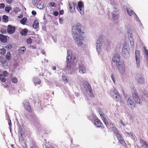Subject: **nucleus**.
I'll list each match as a JSON object with an SVG mask.
<instances>
[{
    "label": "nucleus",
    "mask_w": 148,
    "mask_h": 148,
    "mask_svg": "<svg viewBox=\"0 0 148 148\" xmlns=\"http://www.w3.org/2000/svg\"><path fill=\"white\" fill-rule=\"evenodd\" d=\"M85 29L84 27L81 23H77L72 27V32L73 36L84 35Z\"/></svg>",
    "instance_id": "obj_1"
},
{
    "label": "nucleus",
    "mask_w": 148,
    "mask_h": 148,
    "mask_svg": "<svg viewBox=\"0 0 148 148\" xmlns=\"http://www.w3.org/2000/svg\"><path fill=\"white\" fill-rule=\"evenodd\" d=\"M71 52L68 51L66 57L67 64L64 68V70L66 71H68L69 72H70V73H71V70L72 68L71 66L72 57L71 56Z\"/></svg>",
    "instance_id": "obj_2"
},
{
    "label": "nucleus",
    "mask_w": 148,
    "mask_h": 148,
    "mask_svg": "<svg viewBox=\"0 0 148 148\" xmlns=\"http://www.w3.org/2000/svg\"><path fill=\"white\" fill-rule=\"evenodd\" d=\"M83 83L84 88L88 95L89 97H92L93 95V92L88 82L84 80L83 81Z\"/></svg>",
    "instance_id": "obj_3"
},
{
    "label": "nucleus",
    "mask_w": 148,
    "mask_h": 148,
    "mask_svg": "<svg viewBox=\"0 0 148 148\" xmlns=\"http://www.w3.org/2000/svg\"><path fill=\"white\" fill-rule=\"evenodd\" d=\"M109 92L110 95L111 97L116 100L119 101L120 99V96L115 88L113 87Z\"/></svg>",
    "instance_id": "obj_4"
},
{
    "label": "nucleus",
    "mask_w": 148,
    "mask_h": 148,
    "mask_svg": "<svg viewBox=\"0 0 148 148\" xmlns=\"http://www.w3.org/2000/svg\"><path fill=\"white\" fill-rule=\"evenodd\" d=\"M83 35H78L77 36H73L74 40L76 44L78 46H81L84 41Z\"/></svg>",
    "instance_id": "obj_5"
},
{
    "label": "nucleus",
    "mask_w": 148,
    "mask_h": 148,
    "mask_svg": "<svg viewBox=\"0 0 148 148\" xmlns=\"http://www.w3.org/2000/svg\"><path fill=\"white\" fill-rule=\"evenodd\" d=\"M103 39L101 37H99L97 38L96 43V50L99 54L101 51V46Z\"/></svg>",
    "instance_id": "obj_6"
},
{
    "label": "nucleus",
    "mask_w": 148,
    "mask_h": 148,
    "mask_svg": "<svg viewBox=\"0 0 148 148\" xmlns=\"http://www.w3.org/2000/svg\"><path fill=\"white\" fill-rule=\"evenodd\" d=\"M117 66L119 73L122 75H123L125 71V67L124 63L123 62H121L118 64Z\"/></svg>",
    "instance_id": "obj_7"
},
{
    "label": "nucleus",
    "mask_w": 148,
    "mask_h": 148,
    "mask_svg": "<svg viewBox=\"0 0 148 148\" xmlns=\"http://www.w3.org/2000/svg\"><path fill=\"white\" fill-rule=\"evenodd\" d=\"M77 8L82 15H83L84 14V8L83 4L82 1H80L78 2Z\"/></svg>",
    "instance_id": "obj_8"
},
{
    "label": "nucleus",
    "mask_w": 148,
    "mask_h": 148,
    "mask_svg": "<svg viewBox=\"0 0 148 148\" xmlns=\"http://www.w3.org/2000/svg\"><path fill=\"white\" fill-rule=\"evenodd\" d=\"M135 59L137 67L139 68L140 66V57L139 51L137 50H135Z\"/></svg>",
    "instance_id": "obj_9"
},
{
    "label": "nucleus",
    "mask_w": 148,
    "mask_h": 148,
    "mask_svg": "<svg viewBox=\"0 0 148 148\" xmlns=\"http://www.w3.org/2000/svg\"><path fill=\"white\" fill-rule=\"evenodd\" d=\"M127 11L128 15L130 16L133 15L134 18V20L135 21H139V18L136 14L130 8H128L127 7Z\"/></svg>",
    "instance_id": "obj_10"
},
{
    "label": "nucleus",
    "mask_w": 148,
    "mask_h": 148,
    "mask_svg": "<svg viewBox=\"0 0 148 148\" xmlns=\"http://www.w3.org/2000/svg\"><path fill=\"white\" fill-rule=\"evenodd\" d=\"M127 103L128 107L132 110L135 107V103L132 99L131 97L128 98Z\"/></svg>",
    "instance_id": "obj_11"
},
{
    "label": "nucleus",
    "mask_w": 148,
    "mask_h": 148,
    "mask_svg": "<svg viewBox=\"0 0 148 148\" xmlns=\"http://www.w3.org/2000/svg\"><path fill=\"white\" fill-rule=\"evenodd\" d=\"M115 135L119 143L124 147H126V144L123 140V138L121 136L120 134L119 133H117V134Z\"/></svg>",
    "instance_id": "obj_12"
},
{
    "label": "nucleus",
    "mask_w": 148,
    "mask_h": 148,
    "mask_svg": "<svg viewBox=\"0 0 148 148\" xmlns=\"http://www.w3.org/2000/svg\"><path fill=\"white\" fill-rule=\"evenodd\" d=\"M120 57L119 54H116L113 56L112 58V61L114 63H115L117 65L118 64L121 62H120Z\"/></svg>",
    "instance_id": "obj_13"
},
{
    "label": "nucleus",
    "mask_w": 148,
    "mask_h": 148,
    "mask_svg": "<svg viewBox=\"0 0 148 148\" xmlns=\"http://www.w3.org/2000/svg\"><path fill=\"white\" fill-rule=\"evenodd\" d=\"M79 71L81 73L84 74L86 73V69L84 64L82 63L79 64Z\"/></svg>",
    "instance_id": "obj_14"
},
{
    "label": "nucleus",
    "mask_w": 148,
    "mask_h": 148,
    "mask_svg": "<svg viewBox=\"0 0 148 148\" xmlns=\"http://www.w3.org/2000/svg\"><path fill=\"white\" fill-rule=\"evenodd\" d=\"M15 27L10 25H9L8 26L7 31L10 34H12L14 33L15 30Z\"/></svg>",
    "instance_id": "obj_15"
},
{
    "label": "nucleus",
    "mask_w": 148,
    "mask_h": 148,
    "mask_svg": "<svg viewBox=\"0 0 148 148\" xmlns=\"http://www.w3.org/2000/svg\"><path fill=\"white\" fill-rule=\"evenodd\" d=\"M23 103L25 108L29 112L31 111V107L28 100H25L23 101Z\"/></svg>",
    "instance_id": "obj_16"
},
{
    "label": "nucleus",
    "mask_w": 148,
    "mask_h": 148,
    "mask_svg": "<svg viewBox=\"0 0 148 148\" xmlns=\"http://www.w3.org/2000/svg\"><path fill=\"white\" fill-rule=\"evenodd\" d=\"M69 6L71 12L73 13L75 10V3H69Z\"/></svg>",
    "instance_id": "obj_17"
},
{
    "label": "nucleus",
    "mask_w": 148,
    "mask_h": 148,
    "mask_svg": "<svg viewBox=\"0 0 148 148\" xmlns=\"http://www.w3.org/2000/svg\"><path fill=\"white\" fill-rule=\"evenodd\" d=\"M129 48H126L125 47H124L122 49V53L123 55L124 54L126 56H127V57H128V56L129 55ZM125 57V55H123Z\"/></svg>",
    "instance_id": "obj_18"
},
{
    "label": "nucleus",
    "mask_w": 148,
    "mask_h": 148,
    "mask_svg": "<svg viewBox=\"0 0 148 148\" xmlns=\"http://www.w3.org/2000/svg\"><path fill=\"white\" fill-rule=\"evenodd\" d=\"M144 80V78L142 75H140L138 77L137 76V81L139 84H143Z\"/></svg>",
    "instance_id": "obj_19"
},
{
    "label": "nucleus",
    "mask_w": 148,
    "mask_h": 148,
    "mask_svg": "<svg viewBox=\"0 0 148 148\" xmlns=\"http://www.w3.org/2000/svg\"><path fill=\"white\" fill-rule=\"evenodd\" d=\"M132 95L133 98L135 102L136 103H138L140 104V99L137 95L135 93H133Z\"/></svg>",
    "instance_id": "obj_20"
},
{
    "label": "nucleus",
    "mask_w": 148,
    "mask_h": 148,
    "mask_svg": "<svg viewBox=\"0 0 148 148\" xmlns=\"http://www.w3.org/2000/svg\"><path fill=\"white\" fill-rule=\"evenodd\" d=\"M102 123L98 119H95L94 121V125L97 127L101 126Z\"/></svg>",
    "instance_id": "obj_21"
},
{
    "label": "nucleus",
    "mask_w": 148,
    "mask_h": 148,
    "mask_svg": "<svg viewBox=\"0 0 148 148\" xmlns=\"http://www.w3.org/2000/svg\"><path fill=\"white\" fill-rule=\"evenodd\" d=\"M0 41L2 42L5 43L7 41V38L5 36L0 34Z\"/></svg>",
    "instance_id": "obj_22"
},
{
    "label": "nucleus",
    "mask_w": 148,
    "mask_h": 148,
    "mask_svg": "<svg viewBox=\"0 0 148 148\" xmlns=\"http://www.w3.org/2000/svg\"><path fill=\"white\" fill-rule=\"evenodd\" d=\"M62 79L63 82L65 83H67L69 80L68 77L65 74H63L62 75Z\"/></svg>",
    "instance_id": "obj_23"
},
{
    "label": "nucleus",
    "mask_w": 148,
    "mask_h": 148,
    "mask_svg": "<svg viewBox=\"0 0 148 148\" xmlns=\"http://www.w3.org/2000/svg\"><path fill=\"white\" fill-rule=\"evenodd\" d=\"M103 121V122L107 126L108 125V123L107 122V120L106 118L104 117L103 116L104 115H102V114H101L99 113Z\"/></svg>",
    "instance_id": "obj_24"
},
{
    "label": "nucleus",
    "mask_w": 148,
    "mask_h": 148,
    "mask_svg": "<svg viewBox=\"0 0 148 148\" xmlns=\"http://www.w3.org/2000/svg\"><path fill=\"white\" fill-rule=\"evenodd\" d=\"M140 143L141 145L143 147H144V148L146 147V146H148V145L142 139L140 140Z\"/></svg>",
    "instance_id": "obj_25"
},
{
    "label": "nucleus",
    "mask_w": 148,
    "mask_h": 148,
    "mask_svg": "<svg viewBox=\"0 0 148 148\" xmlns=\"http://www.w3.org/2000/svg\"><path fill=\"white\" fill-rule=\"evenodd\" d=\"M18 133L19 139H22V135L23 134V131L21 129H19Z\"/></svg>",
    "instance_id": "obj_26"
},
{
    "label": "nucleus",
    "mask_w": 148,
    "mask_h": 148,
    "mask_svg": "<svg viewBox=\"0 0 148 148\" xmlns=\"http://www.w3.org/2000/svg\"><path fill=\"white\" fill-rule=\"evenodd\" d=\"M128 134L129 135H130V137L134 141L136 140L135 135L132 132H130V133H128Z\"/></svg>",
    "instance_id": "obj_27"
},
{
    "label": "nucleus",
    "mask_w": 148,
    "mask_h": 148,
    "mask_svg": "<svg viewBox=\"0 0 148 148\" xmlns=\"http://www.w3.org/2000/svg\"><path fill=\"white\" fill-rule=\"evenodd\" d=\"M34 82L35 84H39L41 83V81L38 77H34Z\"/></svg>",
    "instance_id": "obj_28"
},
{
    "label": "nucleus",
    "mask_w": 148,
    "mask_h": 148,
    "mask_svg": "<svg viewBox=\"0 0 148 148\" xmlns=\"http://www.w3.org/2000/svg\"><path fill=\"white\" fill-rule=\"evenodd\" d=\"M39 23L36 20H35L33 25V27L35 29H36L38 26Z\"/></svg>",
    "instance_id": "obj_29"
},
{
    "label": "nucleus",
    "mask_w": 148,
    "mask_h": 148,
    "mask_svg": "<svg viewBox=\"0 0 148 148\" xmlns=\"http://www.w3.org/2000/svg\"><path fill=\"white\" fill-rule=\"evenodd\" d=\"M111 14L112 15L113 18L114 20H117L119 17V15L117 14H114L113 12L111 13Z\"/></svg>",
    "instance_id": "obj_30"
},
{
    "label": "nucleus",
    "mask_w": 148,
    "mask_h": 148,
    "mask_svg": "<svg viewBox=\"0 0 148 148\" xmlns=\"http://www.w3.org/2000/svg\"><path fill=\"white\" fill-rule=\"evenodd\" d=\"M27 31L28 30L27 29L25 28L21 31L20 32L21 34V35L25 36L27 34Z\"/></svg>",
    "instance_id": "obj_31"
},
{
    "label": "nucleus",
    "mask_w": 148,
    "mask_h": 148,
    "mask_svg": "<svg viewBox=\"0 0 148 148\" xmlns=\"http://www.w3.org/2000/svg\"><path fill=\"white\" fill-rule=\"evenodd\" d=\"M128 36L129 37L130 42H131L133 40V36L132 34L129 32L127 33Z\"/></svg>",
    "instance_id": "obj_32"
},
{
    "label": "nucleus",
    "mask_w": 148,
    "mask_h": 148,
    "mask_svg": "<svg viewBox=\"0 0 148 148\" xmlns=\"http://www.w3.org/2000/svg\"><path fill=\"white\" fill-rule=\"evenodd\" d=\"M11 80L12 83L16 84L18 82V79L16 77H13L11 78Z\"/></svg>",
    "instance_id": "obj_33"
},
{
    "label": "nucleus",
    "mask_w": 148,
    "mask_h": 148,
    "mask_svg": "<svg viewBox=\"0 0 148 148\" xmlns=\"http://www.w3.org/2000/svg\"><path fill=\"white\" fill-rule=\"evenodd\" d=\"M8 17L6 15H4L2 18V20L3 22L6 23L8 21Z\"/></svg>",
    "instance_id": "obj_34"
},
{
    "label": "nucleus",
    "mask_w": 148,
    "mask_h": 148,
    "mask_svg": "<svg viewBox=\"0 0 148 148\" xmlns=\"http://www.w3.org/2000/svg\"><path fill=\"white\" fill-rule=\"evenodd\" d=\"M27 21V18L25 17H24L21 20L20 22L22 24L24 25L25 24Z\"/></svg>",
    "instance_id": "obj_35"
},
{
    "label": "nucleus",
    "mask_w": 148,
    "mask_h": 148,
    "mask_svg": "<svg viewBox=\"0 0 148 148\" xmlns=\"http://www.w3.org/2000/svg\"><path fill=\"white\" fill-rule=\"evenodd\" d=\"M5 57L8 60H10L11 59V56L10 52H7V54L6 55Z\"/></svg>",
    "instance_id": "obj_36"
},
{
    "label": "nucleus",
    "mask_w": 148,
    "mask_h": 148,
    "mask_svg": "<svg viewBox=\"0 0 148 148\" xmlns=\"http://www.w3.org/2000/svg\"><path fill=\"white\" fill-rule=\"evenodd\" d=\"M0 32L1 33L3 34H5L6 33L5 26H3V28L1 29Z\"/></svg>",
    "instance_id": "obj_37"
},
{
    "label": "nucleus",
    "mask_w": 148,
    "mask_h": 148,
    "mask_svg": "<svg viewBox=\"0 0 148 148\" xmlns=\"http://www.w3.org/2000/svg\"><path fill=\"white\" fill-rule=\"evenodd\" d=\"M5 77L3 76L2 75H0V79L3 82H5L6 80V78Z\"/></svg>",
    "instance_id": "obj_38"
},
{
    "label": "nucleus",
    "mask_w": 148,
    "mask_h": 148,
    "mask_svg": "<svg viewBox=\"0 0 148 148\" xmlns=\"http://www.w3.org/2000/svg\"><path fill=\"white\" fill-rule=\"evenodd\" d=\"M30 147V148H38V147L33 142H31Z\"/></svg>",
    "instance_id": "obj_39"
},
{
    "label": "nucleus",
    "mask_w": 148,
    "mask_h": 148,
    "mask_svg": "<svg viewBox=\"0 0 148 148\" xmlns=\"http://www.w3.org/2000/svg\"><path fill=\"white\" fill-rule=\"evenodd\" d=\"M0 53L2 55H4L6 53V50L3 48L1 49Z\"/></svg>",
    "instance_id": "obj_40"
},
{
    "label": "nucleus",
    "mask_w": 148,
    "mask_h": 148,
    "mask_svg": "<svg viewBox=\"0 0 148 148\" xmlns=\"http://www.w3.org/2000/svg\"><path fill=\"white\" fill-rule=\"evenodd\" d=\"M49 5L51 7H56V3L53 2H51L49 3Z\"/></svg>",
    "instance_id": "obj_41"
},
{
    "label": "nucleus",
    "mask_w": 148,
    "mask_h": 148,
    "mask_svg": "<svg viewBox=\"0 0 148 148\" xmlns=\"http://www.w3.org/2000/svg\"><path fill=\"white\" fill-rule=\"evenodd\" d=\"M37 7L40 9H43V6L42 4L40 3H38L37 5Z\"/></svg>",
    "instance_id": "obj_42"
},
{
    "label": "nucleus",
    "mask_w": 148,
    "mask_h": 148,
    "mask_svg": "<svg viewBox=\"0 0 148 148\" xmlns=\"http://www.w3.org/2000/svg\"><path fill=\"white\" fill-rule=\"evenodd\" d=\"M11 9V8L10 7H6L5 8V11L8 13L9 12Z\"/></svg>",
    "instance_id": "obj_43"
},
{
    "label": "nucleus",
    "mask_w": 148,
    "mask_h": 148,
    "mask_svg": "<svg viewBox=\"0 0 148 148\" xmlns=\"http://www.w3.org/2000/svg\"><path fill=\"white\" fill-rule=\"evenodd\" d=\"M8 125H9V127H10V130L11 131V125H12L11 121L10 118H8Z\"/></svg>",
    "instance_id": "obj_44"
},
{
    "label": "nucleus",
    "mask_w": 148,
    "mask_h": 148,
    "mask_svg": "<svg viewBox=\"0 0 148 148\" xmlns=\"http://www.w3.org/2000/svg\"><path fill=\"white\" fill-rule=\"evenodd\" d=\"M20 11V9L19 8L16 7L14 9V11L15 13H17Z\"/></svg>",
    "instance_id": "obj_45"
},
{
    "label": "nucleus",
    "mask_w": 148,
    "mask_h": 148,
    "mask_svg": "<svg viewBox=\"0 0 148 148\" xmlns=\"http://www.w3.org/2000/svg\"><path fill=\"white\" fill-rule=\"evenodd\" d=\"M8 73L6 71H3L2 72V74L0 75H2L3 76L6 77L8 76Z\"/></svg>",
    "instance_id": "obj_46"
},
{
    "label": "nucleus",
    "mask_w": 148,
    "mask_h": 148,
    "mask_svg": "<svg viewBox=\"0 0 148 148\" xmlns=\"http://www.w3.org/2000/svg\"><path fill=\"white\" fill-rule=\"evenodd\" d=\"M25 48L24 47H21V48L19 49V51H21V52H23V53L24 51H25Z\"/></svg>",
    "instance_id": "obj_47"
},
{
    "label": "nucleus",
    "mask_w": 148,
    "mask_h": 148,
    "mask_svg": "<svg viewBox=\"0 0 148 148\" xmlns=\"http://www.w3.org/2000/svg\"><path fill=\"white\" fill-rule=\"evenodd\" d=\"M112 129L115 135L117 133H119L115 127H113Z\"/></svg>",
    "instance_id": "obj_48"
},
{
    "label": "nucleus",
    "mask_w": 148,
    "mask_h": 148,
    "mask_svg": "<svg viewBox=\"0 0 148 148\" xmlns=\"http://www.w3.org/2000/svg\"><path fill=\"white\" fill-rule=\"evenodd\" d=\"M32 40L31 38H28L27 40V44H30L32 43Z\"/></svg>",
    "instance_id": "obj_49"
},
{
    "label": "nucleus",
    "mask_w": 148,
    "mask_h": 148,
    "mask_svg": "<svg viewBox=\"0 0 148 148\" xmlns=\"http://www.w3.org/2000/svg\"><path fill=\"white\" fill-rule=\"evenodd\" d=\"M111 79L114 84L115 83V80L114 76L112 74L111 76Z\"/></svg>",
    "instance_id": "obj_50"
},
{
    "label": "nucleus",
    "mask_w": 148,
    "mask_h": 148,
    "mask_svg": "<svg viewBox=\"0 0 148 148\" xmlns=\"http://www.w3.org/2000/svg\"><path fill=\"white\" fill-rule=\"evenodd\" d=\"M120 123L123 126H125L127 124V123H123L122 120H120Z\"/></svg>",
    "instance_id": "obj_51"
},
{
    "label": "nucleus",
    "mask_w": 148,
    "mask_h": 148,
    "mask_svg": "<svg viewBox=\"0 0 148 148\" xmlns=\"http://www.w3.org/2000/svg\"><path fill=\"white\" fill-rule=\"evenodd\" d=\"M136 21L138 23L140 27H143L142 24L141 23V22L139 20V21Z\"/></svg>",
    "instance_id": "obj_52"
},
{
    "label": "nucleus",
    "mask_w": 148,
    "mask_h": 148,
    "mask_svg": "<svg viewBox=\"0 0 148 148\" xmlns=\"http://www.w3.org/2000/svg\"><path fill=\"white\" fill-rule=\"evenodd\" d=\"M31 49H37L36 47L35 46L31 45L29 46Z\"/></svg>",
    "instance_id": "obj_53"
},
{
    "label": "nucleus",
    "mask_w": 148,
    "mask_h": 148,
    "mask_svg": "<svg viewBox=\"0 0 148 148\" xmlns=\"http://www.w3.org/2000/svg\"><path fill=\"white\" fill-rule=\"evenodd\" d=\"M5 7V5L3 3L0 4V8L1 9L4 8Z\"/></svg>",
    "instance_id": "obj_54"
},
{
    "label": "nucleus",
    "mask_w": 148,
    "mask_h": 148,
    "mask_svg": "<svg viewBox=\"0 0 148 148\" xmlns=\"http://www.w3.org/2000/svg\"><path fill=\"white\" fill-rule=\"evenodd\" d=\"M35 126L36 127H38L40 126V125L38 123H36V122H35V121H34V123H33Z\"/></svg>",
    "instance_id": "obj_55"
},
{
    "label": "nucleus",
    "mask_w": 148,
    "mask_h": 148,
    "mask_svg": "<svg viewBox=\"0 0 148 148\" xmlns=\"http://www.w3.org/2000/svg\"><path fill=\"white\" fill-rule=\"evenodd\" d=\"M6 49H11L12 48V46L11 45H8L5 47Z\"/></svg>",
    "instance_id": "obj_56"
},
{
    "label": "nucleus",
    "mask_w": 148,
    "mask_h": 148,
    "mask_svg": "<svg viewBox=\"0 0 148 148\" xmlns=\"http://www.w3.org/2000/svg\"><path fill=\"white\" fill-rule=\"evenodd\" d=\"M5 1L7 3L10 4L12 2V0H5Z\"/></svg>",
    "instance_id": "obj_57"
},
{
    "label": "nucleus",
    "mask_w": 148,
    "mask_h": 148,
    "mask_svg": "<svg viewBox=\"0 0 148 148\" xmlns=\"http://www.w3.org/2000/svg\"><path fill=\"white\" fill-rule=\"evenodd\" d=\"M73 61L74 63H76L77 62V59L75 57H74L73 58Z\"/></svg>",
    "instance_id": "obj_58"
},
{
    "label": "nucleus",
    "mask_w": 148,
    "mask_h": 148,
    "mask_svg": "<svg viewBox=\"0 0 148 148\" xmlns=\"http://www.w3.org/2000/svg\"><path fill=\"white\" fill-rule=\"evenodd\" d=\"M58 14L59 13L58 12L56 11L53 12L54 15L56 16H57L58 15Z\"/></svg>",
    "instance_id": "obj_59"
},
{
    "label": "nucleus",
    "mask_w": 148,
    "mask_h": 148,
    "mask_svg": "<svg viewBox=\"0 0 148 148\" xmlns=\"http://www.w3.org/2000/svg\"><path fill=\"white\" fill-rule=\"evenodd\" d=\"M32 13L33 15L34 16L36 14V12L34 10L32 11Z\"/></svg>",
    "instance_id": "obj_60"
},
{
    "label": "nucleus",
    "mask_w": 148,
    "mask_h": 148,
    "mask_svg": "<svg viewBox=\"0 0 148 148\" xmlns=\"http://www.w3.org/2000/svg\"><path fill=\"white\" fill-rule=\"evenodd\" d=\"M59 21L60 24H62L63 22V19L60 18H59Z\"/></svg>",
    "instance_id": "obj_61"
},
{
    "label": "nucleus",
    "mask_w": 148,
    "mask_h": 148,
    "mask_svg": "<svg viewBox=\"0 0 148 148\" xmlns=\"http://www.w3.org/2000/svg\"><path fill=\"white\" fill-rule=\"evenodd\" d=\"M64 13V11L63 10H60L59 11L60 14H63Z\"/></svg>",
    "instance_id": "obj_62"
},
{
    "label": "nucleus",
    "mask_w": 148,
    "mask_h": 148,
    "mask_svg": "<svg viewBox=\"0 0 148 148\" xmlns=\"http://www.w3.org/2000/svg\"><path fill=\"white\" fill-rule=\"evenodd\" d=\"M41 53L44 55H45V53L44 52V50L43 49L41 50Z\"/></svg>",
    "instance_id": "obj_63"
},
{
    "label": "nucleus",
    "mask_w": 148,
    "mask_h": 148,
    "mask_svg": "<svg viewBox=\"0 0 148 148\" xmlns=\"http://www.w3.org/2000/svg\"><path fill=\"white\" fill-rule=\"evenodd\" d=\"M47 143H46L45 144V146L46 147V148H50V147L49 146H47Z\"/></svg>",
    "instance_id": "obj_64"
}]
</instances>
